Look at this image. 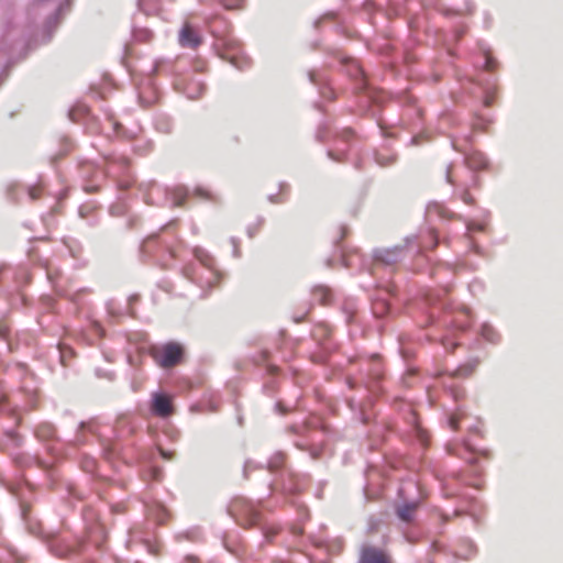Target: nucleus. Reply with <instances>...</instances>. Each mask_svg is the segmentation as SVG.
<instances>
[{"label": "nucleus", "mask_w": 563, "mask_h": 563, "mask_svg": "<svg viewBox=\"0 0 563 563\" xmlns=\"http://www.w3.org/2000/svg\"><path fill=\"white\" fill-rule=\"evenodd\" d=\"M481 421L477 420L475 424L467 427L471 437L464 440L460 439V461L466 464L467 470L464 471L460 467V484L472 486L476 489L482 487L481 476L483 474V467L479 464L481 457H489V451L486 449H479L477 439L481 438Z\"/></svg>", "instance_id": "f257e3e1"}, {"label": "nucleus", "mask_w": 563, "mask_h": 563, "mask_svg": "<svg viewBox=\"0 0 563 563\" xmlns=\"http://www.w3.org/2000/svg\"><path fill=\"white\" fill-rule=\"evenodd\" d=\"M20 515L22 520L25 522L29 532L41 538L46 544L49 553L54 556L66 560L73 555L80 554L84 551L86 547V541L84 539H75L70 541L58 533H44L41 528L33 526L30 519V507L24 501H20Z\"/></svg>", "instance_id": "f03ea898"}, {"label": "nucleus", "mask_w": 563, "mask_h": 563, "mask_svg": "<svg viewBox=\"0 0 563 563\" xmlns=\"http://www.w3.org/2000/svg\"><path fill=\"white\" fill-rule=\"evenodd\" d=\"M192 254L199 264L190 262L184 265L181 268L183 276L201 288H213L220 280V274L214 267L213 256L201 246H195Z\"/></svg>", "instance_id": "7ed1b4c3"}, {"label": "nucleus", "mask_w": 563, "mask_h": 563, "mask_svg": "<svg viewBox=\"0 0 563 563\" xmlns=\"http://www.w3.org/2000/svg\"><path fill=\"white\" fill-rule=\"evenodd\" d=\"M448 290L444 289L441 292H428L426 294V302L430 307H432V311L430 312V318L433 320L435 316L440 313L449 314V318L444 317L442 320L443 325H451L452 329L449 330V333L441 339L442 346L450 352H454L457 346V338L455 335V318L451 314L453 310L452 301L445 298Z\"/></svg>", "instance_id": "20e7f679"}, {"label": "nucleus", "mask_w": 563, "mask_h": 563, "mask_svg": "<svg viewBox=\"0 0 563 563\" xmlns=\"http://www.w3.org/2000/svg\"><path fill=\"white\" fill-rule=\"evenodd\" d=\"M229 511L239 525L244 528L258 527L264 537L269 538L266 526L262 523L261 514L252 500L245 497H236L232 501Z\"/></svg>", "instance_id": "39448f33"}, {"label": "nucleus", "mask_w": 563, "mask_h": 563, "mask_svg": "<svg viewBox=\"0 0 563 563\" xmlns=\"http://www.w3.org/2000/svg\"><path fill=\"white\" fill-rule=\"evenodd\" d=\"M154 362L164 369L175 367L185 361L186 347L177 341H168L155 347L151 353Z\"/></svg>", "instance_id": "423d86ee"}, {"label": "nucleus", "mask_w": 563, "mask_h": 563, "mask_svg": "<svg viewBox=\"0 0 563 563\" xmlns=\"http://www.w3.org/2000/svg\"><path fill=\"white\" fill-rule=\"evenodd\" d=\"M468 58L476 70L494 73L499 67L498 59L492 54L489 45L478 41L476 47L468 53Z\"/></svg>", "instance_id": "0eeeda50"}, {"label": "nucleus", "mask_w": 563, "mask_h": 563, "mask_svg": "<svg viewBox=\"0 0 563 563\" xmlns=\"http://www.w3.org/2000/svg\"><path fill=\"white\" fill-rule=\"evenodd\" d=\"M342 63L349 77L355 80L356 89L365 93L371 101H374L376 92L369 85L363 67L355 59L350 57L343 58Z\"/></svg>", "instance_id": "6e6552de"}, {"label": "nucleus", "mask_w": 563, "mask_h": 563, "mask_svg": "<svg viewBox=\"0 0 563 563\" xmlns=\"http://www.w3.org/2000/svg\"><path fill=\"white\" fill-rule=\"evenodd\" d=\"M416 240V235H408L405 238L404 245H395L385 249H375L373 251V258L378 264H383L386 266L394 265L404 257L407 246H409Z\"/></svg>", "instance_id": "1a4fd4ad"}, {"label": "nucleus", "mask_w": 563, "mask_h": 563, "mask_svg": "<svg viewBox=\"0 0 563 563\" xmlns=\"http://www.w3.org/2000/svg\"><path fill=\"white\" fill-rule=\"evenodd\" d=\"M384 379V369L378 356H373L366 369V378L364 386L373 396H377L382 390V382Z\"/></svg>", "instance_id": "9d476101"}, {"label": "nucleus", "mask_w": 563, "mask_h": 563, "mask_svg": "<svg viewBox=\"0 0 563 563\" xmlns=\"http://www.w3.org/2000/svg\"><path fill=\"white\" fill-rule=\"evenodd\" d=\"M173 398L164 390H155L151 395L150 412L159 418H167L173 415Z\"/></svg>", "instance_id": "9b49d317"}, {"label": "nucleus", "mask_w": 563, "mask_h": 563, "mask_svg": "<svg viewBox=\"0 0 563 563\" xmlns=\"http://www.w3.org/2000/svg\"><path fill=\"white\" fill-rule=\"evenodd\" d=\"M71 2L73 0H64L58 4L55 11L46 18L43 27V44H46L52 40L54 32L56 31L63 19V15L70 9Z\"/></svg>", "instance_id": "f8f14e48"}, {"label": "nucleus", "mask_w": 563, "mask_h": 563, "mask_svg": "<svg viewBox=\"0 0 563 563\" xmlns=\"http://www.w3.org/2000/svg\"><path fill=\"white\" fill-rule=\"evenodd\" d=\"M398 496L402 499L401 501H395L394 512L397 519L404 523H410L415 519L416 511L420 505L418 499H406L404 497V489H398Z\"/></svg>", "instance_id": "ddd939ff"}, {"label": "nucleus", "mask_w": 563, "mask_h": 563, "mask_svg": "<svg viewBox=\"0 0 563 563\" xmlns=\"http://www.w3.org/2000/svg\"><path fill=\"white\" fill-rule=\"evenodd\" d=\"M285 454L280 451L274 453L265 465L246 460L243 466V477L249 478V472L255 468H267L271 473H276L284 467Z\"/></svg>", "instance_id": "4468645a"}, {"label": "nucleus", "mask_w": 563, "mask_h": 563, "mask_svg": "<svg viewBox=\"0 0 563 563\" xmlns=\"http://www.w3.org/2000/svg\"><path fill=\"white\" fill-rule=\"evenodd\" d=\"M357 563H394L390 555L375 545H362Z\"/></svg>", "instance_id": "2eb2a0df"}, {"label": "nucleus", "mask_w": 563, "mask_h": 563, "mask_svg": "<svg viewBox=\"0 0 563 563\" xmlns=\"http://www.w3.org/2000/svg\"><path fill=\"white\" fill-rule=\"evenodd\" d=\"M483 85L484 81H479L471 76H462L460 74V103L462 102V97H470L476 104H478Z\"/></svg>", "instance_id": "dca6fc26"}, {"label": "nucleus", "mask_w": 563, "mask_h": 563, "mask_svg": "<svg viewBox=\"0 0 563 563\" xmlns=\"http://www.w3.org/2000/svg\"><path fill=\"white\" fill-rule=\"evenodd\" d=\"M460 156L470 170L479 172L488 167V159L479 151H468L460 147Z\"/></svg>", "instance_id": "f3484780"}, {"label": "nucleus", "mask_w": 563, "mask_h": 563, "mask_svg": "<svg viewBox=\"0 0 563 563\" xmlns=\"http://www.w3.org/2000/svg\"><path fill=\"white\" fill-rule=\"evenodd\" d=\"M498 95H499V86L497 82V78L487 79L484 81V85L482 86L481 98H479L478 104L481 103L482 107H484V108H490L496 103V101L498 99Z\"/></svg>", "instance_id": "a211bd4d"}, {"label": "nucleus", "mask_w": 563, "mask_h": 563, "mask_svg": "<svg viewBox=\"0 0 563 563\" xmlns=\"http://www.w3.org/2000/svg\"><path fill=\"white\" fill-rule=\"evenodd\" d=\"M307 77L309 81L318 88L319 93L323 99L334 100L335 95L333 89L329 86L328 79L323 77L318 70L309 69L307 71Z\"/></svg>", "instance_id": "6ab92c4d"}, {"label": "nucleus", "mask_w": 563, "mask_h": 563, "mask_svg": "<svg viewBox=\"0 0 563 563\" xmlns=\"http://www.w3.org/2000/svg\"><path fill=\"white\" fill-rule=\"evenodd\" d=\"M190 194V189L184 185H178L173 188H165L166 199L170 200V206L173 208L184 207Z\"/></svg>", "instance_id": "aec40b11"}, {"label": "nucleus", "mask_w": 563, "mask_h": 563, "mask_svg": "<svg viewBox=\"0 0 563 563\" xmlns=\"http://www.w3.org/2000/svg\"><path fill=\"white\" fill-rule=\"evenodd\" d=\"M409 432L413 439L422 446L427 448L429 444V438L427 431L421 427L418 417L415 412L409 411L408 413Z\"/></svg>", "instance_id": "412c9836"}, {"label": "nucleus", "mask_w": 563, "mask_h": 563, "mask_svg": "<svg viewBox=\"0 0 563 563\" xmlns=\"http://www.w3.org/2000/svg\"><path fill=\"white\" fill-rule=\"evenodd\" d=\"M481 510L479 504L472 497H466L464 494L460 492V518L463 515H468L472 520L475 522L478 519V514Z\"/></svg>", "instance_id": "4be33fe9"}, {"label": "nucleus", "mask_w": 563, "mask_h": 563, "mask_svg": "<svg viewBox=\"0 0 563 563\" xmlns=\"http://www.w3.org/2000/svg\"><path fill=\"white\" fill-rule=\"evenodd\" d=\"M464 223L466 229L464 236L467 240L470 250L475 253H479L481 247L474 242L472 235L475 232H483L485 230V223L472 219L465 220Z\"/></svg>", "instance_id": "5701e85b"}, {"label": "nucleus", "mask_w": 563, "mask_h": 563, "mask_svg": "<svg viewBox=\"0 0 563 563\" xmlns=\"http://www.w3.org/2000/svg\"><path fill=\"white\" fill-rule=\"evenodd\" d=\"M201 36L190 26L184 25L179 31V44L183 47L196 48L201 44Z\"/></svg>", "instance_id": "b1692460"}, {"label": "nucleus", "mask_w": 563, "mask_h": 563, "mask_svg": "<svg viewBox=\"0 0 563 563\" xmlns=\"http://www.w3.org/2000/svg\"><path fill=\"white\" fill-rule=\"evenodd\" d=\"M426 217L429 221H432L433 218L451 220L453 219V213L443 203L430 201L426 207Z\"/></svg>", "instance_id": "393cba45"}, {"label": "nucleus", "mask_w": 563, "mask_h": 563, "mask_svg": "<svg viewBox=\"0 0 563 563\" xmlns=\"http://www.w3.org/2000/svg\"><path fill=\"white\" fill-rule=\"evenodd\" d=\"M278 488L285 495H297L300 492V487L291 472L280 474V478L278 479Z\"/></svg>", "instance_id": "a878e982"}, {"label": "nucleus", "mask_w": 563, "mask_h": 563, "mask_svg": "<svg viewBox=\"0 0 563 563\" xmlns=\"http://www.w3.org/2000/svg\"><path fill=\"white\" fill-rule=\"evenodd\" d=\"M478 335L490 344H499L501 341L500 333L489 323L483 322L481 324Z\"/></svg>", "instance_id": "bb28decb"}, {"label": "nucleus", "mask_w": 563, "mask_h": 563, "mask_svg": "<svg viewBox=\"0 0 563 563\" xmlns=\"http://www.w3.org/2000/svg\"><path fill=\"white\" fill-rule=\"evenodd\" d=\"M13 460H14L15 464L19 465V466H27V465L34 463L40 468H42L44 471L48 472L51 470V464L45 462V461H43L42 459H40L36 455L30 456V455L19 454V455H15Z\"/></svg>", "instance_id": "cd10ccee"}, {"label": "nucleus", "mask_w": 563, "mask_h": 563, "mask_svg": "<svg viewBox=\"0 0 563 563\" xmlns=\"http://www.w3.org/2000/svg\"><path fill=\"white\" fill-rule=\"evenodd\" d=\"M373 314L380 319L393 313V307L389 301L385 298H376L372 303Z\"/></svg>", "instance_id": "c85d7f7f"}, {"label": "nucleus", "mask_w": 563, "mask_h": 563, "mask_svg": "<svg viewBox=\"0 0 563 563\" xmlns=\"http://www.w3.org/2000/svg\"><path fill=\"white\" fill-rule=\"evenodd\" d=\"M477 552V547L470 538H460V560H470Z\"/></svg>", "instance_id": "c756f323"}, {"label": "nucleus", "mask_w": 563, "mask_h": 563, "mask_svg": "<svg viewBox=\"0 0 563 563\" xmlns=\"http://www.w3.org/2000/svg\"><path fill=\"white\" fill-rule=\"evenodd\" d=\"M492 122V119L482 115L478 111H474L470 121V128L473 132L486 131Z\"/></svg>", "instance_id": "7c9ffc66"}, {"label": "nucleus", "mask_w": 563, "mask_h": 563, "mask_svg": "<svg viewBox=\"0 0 563 563\" xmlns=\"http://www.w3.org/2000/svg\"><path fill=\"white\" fill-rule=\"evenodd\" d=\"M35 435L41 441H51L57 439V432L53 424L43 423L35 430Z\"/></svg>", "instance_id": "2f4dec72"}, {"label": "nucleus", "mask_w": 563, "mask_h": 563, "mask_svg": "<svg viewBox=\"0 0 563 563\" xmlns=\"http://www.w3.org/2000/svg\"><path fill=\"white\" fill-rule=\"evenodd\" d=\"M481 363L478 356L471 357L465 363L460 364V378L471 376Z\"/></svg>", "instance_id": "473e14b6"}, {"label": "nucleus", "mask_w": 563, "mask_h": 563, "mask_svg": "<svg viewBox=\"0 0 563 563\" xmlns=\"http://www.w3.org/2000/svg\"><path fill=\"white\" fill-rule=\"evenodd\" d=\"M313 297L321 305H328L332 300V292L328 287L316 286L312 290Z\"/></svg>", "instance_id": "72a5a7b5"}, {"label": "nucleus", "mask_w": 563, "mask_h": 563, "mask_svg": "<svg viewBox=\"0 0 563 563\" xmlns=\"http://www.w3.org/2000/svg\"><path fill=\"white\" fill-rule=\"evenodd\" d=\"M347 407L357 413L358 420L363 424H367L371 420L369 416L365 412L364 408L361 407L354 398H349L346 400Z\"/></svg>", "instance_id": "f704fd0d"}, {"label": "nucleus", "mask_w": 563, "mask_h": 563, "mask_svg": "<svg viewBox=\"0 0 563 563\" xmlns=\"http://www.w3.org/2000/svg\"><path fill=\"white\" fill-rule=\"evenodd\" d=\"M374 159H375V163L377 165H379L380 167H387V166H390L393 165L396 159H397V155L396 154H385L383 152H375L374 153Z\"/></svg>", "instance_id": "c9c22d12"}, {"label": "nucleus", "mask_w": 563, "mask_h": 563, "mask_svg": "<svg viewBox=\"0 0 563 563\" xmlns=\"http://www.w3.org/2000/svg\"><path fill=\"white\" fill-rule=\"evenodd\" d=\"M157 244H158V234L157 233L151 234L146 239H144V241L140 245V251L143 254H150L153 252L154 246H156Z\"/></svg>", "instance_id": "e433bc0d"}, {"label": "nucleus", "mask_w": 563, "mask_h": 563, "mask_svg": "<svg viewBox=\"0 0 563 563\" xmlns=\"http://www.w3.org/2000/svg\"><path fill=\"white\" fill-rule=\"evenodd\" d=\"M440 379H441V385L443 386V388L448 390V393L453 398V400H456L457 399V389L455 388L454 383H453L454 377L452 375H449V376H443Z\"/></svg>", "instance_id": "4c0bfd02"}, {"label": "nucleus", "mask_w": 563, "mask_h": 563, "mask_svg": "<svg viewBox=\"0 0 563 563\" xmlns=\"http://www.w3.org/2000/svg\"><path fill=\"white\" fill-rule=\"evenodd\" d=\"M463 313L467 318V322H464L460 319V334L467 330L471 327V323L473 321L472 311L470 308L465 307L464 305L460 303V314Z\"/></svg>", "instance_id": "58836bf2"}, {"label": "nucleus", "mask_w": 563, "mask_h": 563, "mask_svg": "<svg viewBox=\"0 0 563 563\" xmlns=\"http://www.w3.org/2000/svg\"><path fill=\"white\" fill-rule=\"evenodd\" d=\"M217 1H218V3L224 10L232 11V10H241V9H243L245 0H235V1H232V0H217Z\"/></svg>", "instance_id": "ea45409f"}, {"label": "nucleus", "mask_w": 563, "mask_h": 563, "mask_svg": "<svg viewBox=\"0 0 563 563\" xmlns=\"http://www.w3.org/2000/svg\"><path fill=\"white\" fill-rule=\"evenodd\" d=\"M0 413L15 416L14 408L9 404L8 397L0 390Z\"/></svg>", "instance_id": "a19ab883"}, {"label": "nucleus", "mask_w": 563, "mask_h": 563, "mask_svg": "<svg viewBox=\"0 0 563 563\" xmlns=\"http://www.w3.org/2000/svg\"><path fill=\"white\" fill-rule=\"evenodd\" d=\"M155 129L158 131V132H162V133H165V134H168L172 132V123L170 121L163 117V118H158L155 122Z\"/></svg>", "instance_id": "79ce46f5"}, {"label": "nucleus", "mask_w": 563, "mask_h": 563, "mask_svg": "<svg viewBox=\"0 0 563 563\" xmlns=\"http://www.w3.org/2000/svg\"><path fill=\"white\" fill-rule=\"evenodd\" d=\"M18 188H19L18 183H10L7 186L5 195H7L8 200H10L11 202L19 201Z\"/></svg>", "instance_id": "37998d69"}, {"label": "nucleus", "mask_w": 563, "mask_h": 563, "mask_svg": "<svg viewBox=\"0 0 563 563\" xmlns=\"http://www.w3.org/2000/svg\"><path fill=\"white\" fill-rule=\"evenodd\" d=\"M42 189L43 186L41 183H38L34 185H29L25 190L31 200H36L40 198Z\"/></svg>", "instance_id": "c03bdc74"}, {"label": "nucleus", "mask_w": 563, "mask_h": 563, "mask_svg": "<svg viewBox=\"0 0 563 563\" xmlns=\"http://www.w3.org/2000/svg\"><path fill=\"white\" fill-rule=\"evenodd\" d=\"M192 194L199 198L214 201L216 197L205 187L202 186H196Z\"/></svg>", "instance_id": "a18cd8bd"}, {"label": "nucleus", "mask_w": 563, "mask_h": 563, "mask_svg": "<svg viewBox=\"0 0 563 563\" xmlns=\"http://www.w3.org/2000/svg\"><path fill=\"white\" fill-rule=\"evenodd\" d=\"M5 435L8 438V441L13 445V446H20L21 443H22V439L20 437V434H18L14 430L10 429V430H7L5 431Z\"/></svg>", "instance_id": "49530a36"}, {"label": "nucleus", "mask_w": 563, "mask_h": 563, "mask_svg": "<svg viewBox=\"0 0 563 563\" xmlns=\"http://www.w3.org/2000/svg\"><path fill=\"white\" fill-rule=\"evenodd\" d=\"M328 131H329L328 123L321 122L318 125V129H317V132H316V139L319 142H323L325 140V137H327Z\"/></svg>", "instance_id": "de8ad7c7"}, {"label": "nucleus", "mask_w": 563, "mask_h": 563, "mask_svg": "<svg viewBox=\"0 0 563 563\" xmlns=\"http://www.w3.org/2000/svg\"><path fill=\"white\" fill-rule=\"evenodd\" d=\"M112 125H113V130H114V132H115L118 135H123V136H125V137H134V133H130V132H128V131L124 129V126H123L120 122L114 121V122L112 123Z\"/></svg>", "instance_id": "09e8293b"}, {"label": "nucleus", "mask_w": 563, "mask_h": 563, "mask_svg": "<svg viewBox=\"0 0 563 563\" xmlns=\"http://www.w3.org/2000/svg\"><path fill=\"white\" fill-rule=\"evenodd\" d=\"M231 64L236 67L238 69L240 70H244L246 69L247 67H250L251 65V60L250 58L245 57L243 58L241 62L236 60V59H231Z\"/></svg>", "instance_id": "8fccbe9b"}, {"label": "nucleus", "mask_w": 563, "mask_h": 563, "mask_svg": "<svg viewBox=\"0 0 563 563\" xmlns=\"http://www.w3.org/2000/svg\"><path fill=\"white\" fill-rule=\"evenodd\" d=\"M158 453H159L161 457L166 461L174 460L175 455H176L175 451L165 450L163 448H158Z\"/></svg>", "instance_id": "3c124183"}, {"label": "nucleus", "mask_w": 563, "mask_h": 563, "mask_svg": "<svg viewBox=\"0 0 563 563\" xmlns=\"http://www.w3.org/2000/svg\"><path fill=\"white\" fill-rule=\"evenodd\" d=\"M206 90V86L202 82L197 84V91L188 92V98L198 99Z\"/></svg>", "instance_id": "603ef678"}, {"label": "nucleus", "mask_w": 563, "mask_h": 563, "mask_svg": "<svg viewBox=\"0 0 563 563\" xmlns=\"http://www.w3.org/2000/svg\"><path fill=\"white\" fill-rule=\"evenodd\" d=\"M64 244L66 245V247L68 249L70 255L73 257H77V244L75 241H64Z\"/></svg>", "instance_id": "864d4df0"}, {"label": "nucleus", "mask_w": 563, "mask_h": 563, "mask_svg": "<svg viewBox=\"0 0 563 563\" xmlns=\"http://www.w3.org/2000/svg\"><path fill=\"white\" fill-rule=\"evenodd\" d=\"M133 35L137 41H146L151 37L152 32L148 30L141 31V34H137L136 31H133Z\"/></svg>", "instance_id": "5fc2aeb1"}, {"label": "nucleus", "mask_w": 563, "mask_h": 563, "mask_svg": "<svg viewBox=\"0 0 563 563\" xmlns=\"http://www.w3.org/2000/svg\"><path fill=\"white\" fill-rule=\"evenodd\" d=\"M290 410L289 407H287L286 405H284L283 401H277L275 404V411L279 415H286L288 411Z\"/></svg>", "instance_id": "6e6d98bb"}, {"label": "nucleus", "mask_w": 563, "mask_h": 563, "mask_svg": "<svg viewBox=\"0 0 563 563\" xmlns=\"http://www.w3.org/2000/svg\"><path fill=\"white\" fill-rule=\"evenodd\" d=\"M230 242L233 246V256L239 258L241 256V251L239 249V240L234 236L230 239Z\"/></svg>", "instance_id": "4d7b16f0"}, {"label": "nucleus", "mask_w": 563, "mask_h": 563, "mask_svg": "<svg viewBox=\"0 0 563 563\" xmlns=\"http://www.w3.org/2000/svg\"><path fill=\"white\" fill-rule=\"evenodd\" d=\"M307 428H309V429L323 428L321 419L313 418L312 420L308 421Z\"/></svg>", "instance_id": "13d9d810"}, {"label": "nucleus", "mask_w": 563, "mask_h": 563, "mask_svg": "<svg viewBox=\"0 0 563 563\" xmlns=\"http://www.w3.org/2000/svg\"><path fill=\"white\" fill-rule=\"evenodd\" d=\"M460 200H463L467 205H472L474 202V198L467 191H460Z\"/></svg>", "instance_id": "bf43d9fd"}, {"label": "nucleus", "mask_w": 563, "mask_h": 563, "mask_svg": "<svg viewBox=\"0 0 563 563\" xmlns=\"http://www.w3.org/2000/svg\"><path fill=\"white\" fill-rule=\"evenodd\" d=\"M448 423L450 424L451 429L452 430H457V417L455 415V412H453L449 418H448Z\"/></svg>", "instance_id": "052dcab7"}, {"label": "nucleus", "mask_w": 563, "mask_h": 563, "mask_svg": "<svg viewBox=\"0 0 563 563\" xmlns=\"http://www.w3.org/2000/svg\"><path fill=\"white\" fill-rule=\"evenodd\" d=\"M144 544H145L146 551L150 554H153V555H157L158 554V550H157L156 545L152 544L150 541H145Z\"/></svg>", "instance_id": "680f3d73"}, {"label": "nucleus", "mask_w": 563, "mask_h": 563, "mask_svg": "<svg viewBox=\"0 0 563 563\" xmlns=\"http://www.w3.org/2000/svg\"><path fill=\"white\" fill-rule=\"evenodd\" d=\"M427 134H419V135H415L410 139V144L411 145H419L421 143V140L422 139H427Z\"/></svg>", "instance_id": "e2e57ef3"}, {"label": "nucleus", "mask_w": 563, "mask_h": 563, "mask_svg": "<svg viewBox=\"0 0 563 563\" xmlns=\"http://www.w3.org/2000/svg\"><path fill=\"white\" fill-rule=\"evenodd\" d=\"M452 173H453V165L450 164L448 167H446V172H445V178H446V181L451 185L454 184L453 181V178H452Z\"/></svg>", "instance_id": "0e129e2a"}, {"label": "nucleus", "mask_w": 563, "mask_h": 563, "mask_svg": "<svg viewBox=\"0 0 563 563\" xmlns=\"http://www.w3.org/2000/svg\"><path fill=\"white\" fill-rule=\"evenodd\" d=\"M267 200L271 203H282L283 202V200L280 199L278 194H271V195H268Z\"/></svg>", "instance_id": "69168bd1"}, {"label": "nucleus", "mask_w": 563, "mask_h": 563, "mask_svg": "<svg viewBox=\"0 0 563 563\" xmlns=\"http://www.w3.org/2000/svg\"><path fill=\"white\" fill-rule=\"evenodd\" d=\"M345 383H346V385H347V387H349L350 389H354V388H356V387H357V385H358V384H357V382H356L353 377H350V376H347V377L345 378Z\"/></svg>", "instance_id": "338daca9"}, {"label": "nucleus", "mask_w": 563, "mask_h": 563, "mask_svg": "<svg viewBox=\"0 0 563 563\" xmlns=\"http://www.w3.org/2000/svg\"><path fill=\"white\" fill-rule=\"evenodd\" d=\"M257 232V227L256 225H249L246 228V234L250 239H253L255 236Z\"/></svg>", "instance_id": "774afa93"}]
</instances>
